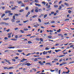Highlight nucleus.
Returning <instances> with one entry per match:
<instances>
[{"label": "nucleus", "mask_w": 74, "mask_h": 74, "mask_svg": "<svg viewBox=\"0 0 74 74\" xmlns=\"http://www.w3.org/2000/svg\"><path fill=\"white\" fill-rule=\"evenodd\" d=\"M14 67H10L9 68H8L7 67H4V69H8V70H9L10 69H13Z\"/></svg>", "instance_id": "1"}, {"label": "nucleus", "mask_w": 74, "mask_h": 74, "mask_svg": "<svg viewBox=\"0 0 74 74\" xmlns=\"http://www.w3.org/2000/svg\"><path fill=\"white\" fill-rule=\"evenodd\" d=\"M35 53H36V52H34V53H29L27 55H26V56H29V55H33V54H35Z\"/></svg>", "instance_id": "2"}, {"label": "nucleus", "mask_w": 74, "mask_h": 74, "mask_svg": "<svg viewBox=\"0 0 74 74\" xmlns=\"http://www.w3.org/2000/svg\"><path fill=\"white\" fill-rule=\"evenodd\" d=\"M36 9H35V11L36 12H38V7H36Z\"/></svg>", "instance_id": "3"}, {"label": "nucleus", "mask_w": 74, "mask_h": 74, "mask_svg": "<svg viewBox=\"0 0 74 74\" xmlns=\"http://www.w3.org/2000/svg\"><path fill=\"white\" fill-rule=\"evenodd\" d=\"M47 53H48V52L47 51H46V52H45V51L43 52V54L44 55H47Z\"/></svg>", "instance_id": "4"}, {"label": "nucleus", "mask_w": 74, "mask_h": 74, "mask_svg": "<svg viewBox=\"0 0 74 74\" xmlns=\"http://www.w3.org/2000/svg\"><path fill=\"white\" fill-rule=\"evenodd\" d=\"M10 12H11V11L10 10H7L5 12V14H7V13H8L9 14V13H10Z\"/></svg>", "instance_id": "5"}, {"label": "nucleus", "mask_w": 74, "mask_h": 74, "mask_svg": "<svg viewBox=\"0 0 74 74\" xmlns=\"http://www.w3.org/2000/svg\"><path fill=\"white\" fill-rule=\"evenodd\" d=\"M25 60H27V59H23L22 60H21L20 61V62H24Z\"/></svg>", "instance_id": "6"}, {"label": "nucleus", "mask_w": 74, "mask_h": 74, "mask_svg": "<svg viewBox=\"0 0 74 74\" xmlns=\"http://www.w3.org/2000/svg\"><path fill=\"white\" fill-rule=\"evenodd\" d=\"M26 65H27V66H31L32 65V64L29 63H27L25 64V66H26Z\"/></svg>", "instance_id": "7"}, {"label": "nucleus", "mask_w": 74, "mask_h": 74, "mask_svg": "<svg viewBox=\"0 0 74 74\" xmlns=\"http://www.w3.org/2000/svg\"><path fill=\"white\" fill-rule=\"evenodd\" d=\"M10 18H9L7 17L6 18H4L3 19V20H4V21H7V20H8Z\"/></svg>", "instance_id": "8"}, {"label": "nucleus", "mask_w": 74, "mask_h": 74, "mask_svg": "<svg viewBox=\"0 0 74 74\" xmlns=\"http://www.w3.org/2000/svg\"><path fill=\"white\" fill-rule=\"evenodd\" d=\"M30 14V12H28L26 16V17H28V16H29V15Z\"/></svg>", "instance_id": "9"}, {"label": "nucleus", "mask_w": 74, "mask_h": 74, "mask_svg": "<svg viewBox=\"0 0 74 74\" xmlns=\"http://www.w3.org/2000/svg\"><path fill=\"white\" fill-rule=\"evenodd\" d=\"M35 5H37V6H38V7H41V5L40 4H38L37 3H35Z\"/></svg>", "instance_id": "10"}, {"label": "nucleus", "mask_w": 74, "mask_h": 74, "mask_svg": "<svg viewBox=\"0 0 74 74\" xmlns=\"http://www.w3.org/2000/svg\"><path fill=\"white\" fill-rule=\"evenodd\" d=\"M61 51V50L59 49V50H55V51L56 52H60V51Z\"/></svg>", "instance_id": "11"}, {"label": "nucleus", "mask_w": 74, "mask_h": 74, "mask_svg": "<svg viewBox=\"0 0 74 74\" xmlns=\"http://www.w3.org/2000/svg\"><path fill=\"white\" fill-rule=\"evenodd\" d=\"M17 2L18 4H21L22 2V1H17Z\"/></svg>", "instance_id": "12"}, {"label": "nucleus", "mask_w": 74, "mask_h": 74, "mask_svg": "<svg viewBox=\"0 0 74 74\" xmlns=\"http://www.w3.org/2000/svg\"><path fill=\"white\" fill-rule=\"evenodd\" d=\"M5 62L8 63V64H11L10 62V61H9L8 60H6L5 61Z\"/></svg>", "instance_id": "13"}, {"label": "nucleus", "mask_w": 74, "mask_h": 74, "mask_svg": "<svg viewBox=\"0 0 74 74\" xmlns=\"http://www.w3.org/2000/svg\"><path fill=\"white\" fill-rule=\"evenodd\" d=\"M55 71H56L57 73H58V69L57 68H56L55 69Z\"/></svg>", "instance_id": "14"}, {"label": "nucleus", "mask_w": 74, "mask_h": 74, "mask_svg": "<svg viewBox=\"0 0 74 74\" xmlns=\"http://www.w3.org/2000/svg\"><path fill=\"white\" fill-rule=\"evenodd\" d=\"M24 0V3H27L29 1V0Z\"/></svg>", "instance_id": "15"}, {"label": "nucleus", "mask_w": 74, "mask_h": 74, "mask_svg": "<svg viewBox=\"0 0 74 74\" xmlns=\"http://www.w3.org/2000/svg\"><path fill=\"white\" fill-rule=\"evenodd\" d=\"M42 4H44V5H45V4H46V3L45 2V1H42Z\"/></svg>", "instance_id": "16"}, {"label": "nucleus", "mask_w": 74, "mask_h": 74, "mask_svg": "<svg viewBox=\"0 0 74 74\" xmlns=\"http://www.w3.org/2000/svg\"><path fill=\"white\" fill-rule=\"evenodd\" d=\"M48 37L49 38H50V39H51L52 38V36L51 35H49L48 36Z\"/></svg>", "instance_id": "17"}, {"label": "nucleus", "mask_w": 74, "mask_h": 74, "mask_svg": "<svg viewBox=\"0 0 74 74\" xmlns=\"http://www.w3.org/2000/svg\"><path fill=\"white\" fill-rule=\"evenodd\" d=\"M8 48H9V49H11V48H15V47H8Z\"/></svg>", "instance_id": "18"}, {"label": "nucleus", "mask_w": 74, "mask_h": 74, "mask_svg": "<svg viewBox=\"0 0 74 74\" xmlns=\"http://www.w3.org/2000/svg\"><path fill=\"white\" fill-rule=\"evenodd\" d=\"M64 4H65V5H66V6H69V4H68V3H64Z\"/></svg>", "instance_id": "19"}, {"label": "nucleus", "mask_w": 74, "mask_h": 74, "mask_svg": "<svg viewBox=\"0 0 74 74\" xmlns=\"http://www.w3.org/2000/svg\"><path fill=\"white\" fill-rule=\"evenodd\" d=\"M32 17L33 18H36V17H37V15H34L32 16Z\"/></svg>", "instance_id": "20"}, {"label": "nucleus", "mask_w": 74, "mask_h": 74, "mask_svg": "<svg viewBox=\"0 0 74 74\" xmlns=\"http://www.w3.org/2000/svg\"><path fill=\"white\" fill-rule=\"evenodd\" d=\"M40 40L41 41H42V42H43L44 41V40H43V39L42 38H40Z\"/></svg>", "instance_id": "21"}, {"label": "nucleus", "mask_w": 74, "mask_h": 74, "mask_svg": "<svg viewBox=\"0 0 74 74\" xmlns=\"http://www.w3.org/2000/svg\"><path fill=\"white\" fill-rule=\"evenodd\" d=\"M31 70H34V72L36 71V69H35V68H32L31 69Z\"/></svg>", "instance_id": "22"}, {"label": "nucleus", "mask_w": 74, "mask_h": 74, "mask_svg": "<svg viewBox=\"0 0 74 74\" xmlns=\"http://www.w3.org/2000/svg\"><path fill=\"white\" fill-rule=\"evenodd\" d=\"M16 16H18V15H21V14H14Z\"/></svg>", "instance_id": "23"}, {"label": "nucleus", "mask_w": 74, "mask_h": 74, "mask_svg": "<svg viewBox=\"0 0 74 74\" xmlns=\"http://www.w3.org/2000/svg\"><path fill=\"white\" fill-rule=\"evenodd\" d=\"M28 20H26L25 21H23V22H24V23H26L27 22H28Z\"/></svg>", "instance_id": "24"}, {"label": "nucleus", "mask_w": 74, "mask_h": 74, "mask_svg": "<svg viewBox=\"0 0 74 74\" xmlns=\"http://www.w3.org/2000/svg\"><path fill=\"white\" fill-rule=\"evenodd\" d=\"M63 56H65V55H62L59 56L58 57H59V58H62V57H63Z\"/></svg>", "instance_id": "25"}, {"label": "nucleus", "mask_w": 74, "mask_h": 74, "mask_svg": "<svg viewBox=\"0 0 74 74\" xmlns=\"http://www.w3.org/2000/svg\"><path fill=\"white\" fill-rule=\"evenodd\" d=\"M36 41H39L40 40V39L39 38H36Z\"/></svg>", "instance_id": "26"}, {"label": "nucleus", "mask_w": 74, "mask_h": 74, "mask_svg": "<svg viewBox=\"0 0 74 74\" xmlns=\"http://www.w3.org/2000/svg\"><path fill=\"white\" fill-rule=\"evenodd\" d=\"M60 31H61V29H59V30L57 31V32H58V33H60Z\"/></svg>", "instance_id": "27"}, {"label": "nucleus", "mask_w": 74, "mask_h": 74, "mask_svg": "<svg viewBox=\"0 0 74 74\" xmlns=\"http://www.w3.org/2000/svg\"><path fill=\"white\" fill-rule=\"evenodd\" d=\"M69 72H70V70H68V71L65 72V73H66H66L69 74Z\"/></svg>", "instance_id": "28"}, {"label": "nucleus", "mask_w": 74, "mask_h": 74, "mask_svg": "<svg viewBox=\"0 0 74 74\" xmlns=\"http://www.w3.org/2000/svg\"><path fill=\"white\" fill-rule=\"evenodd\" d=\"M47 16V14H46L44 15V18H45Z\"/></svg>", "instance_id": "29"}, {"label": "nucleus", "mask_w": 74, "mask_h": 74, "mask_svg": "<svg viewBox=\"0 0 74 74\" xmlns=\"http://www.w3.org/2000/svg\"><path fill=\"white\" fill-rule=\"evenodd\" d=\"M11 21L12 22H15V19H11Z\"/></svg>", "instance_id": "30"}, {"label": "nucleus", "mask_w": 74, "mask_h": 74, "mask_svg": "<svg viewBox=\"0 0 74 74\" xmlns=\"http://www.w3.org/2000/svg\"><path fill=\"white\" fill-rule=\"evenodd\" d=\"M49 22H46V23H44V24H45V25H48L49 24Z\"/></svg>", "instance_id": "31"}, {"label": "nucleus", "mask_w": 74, "mask_h": 74, "mask_svg": "<svg viewBox=\"0 0 74 74\" xmlns=\"http://www.w3.org/2000/svg\"><path fill=\"white\" fill-rule=\"evenodd\" d=\"M23 11H24V10L23 9H21L19 10V12H23Z\"/></svg>", "instance_id": "32"}, {"label": "nucleus", "mask_w": 74, "mask_h": 74, "mask_svg": "<svg viewBox=\"0 0 74 74\" xmlns=\"http://www.w3.org/2000/svg\"><path fill=\"white\" fill-rule=\"evenodd\" d=\"M28 44H32V42L30 41H28Z\"/></svg>", "instance_id": "33"}, {"label": "nucleus", "mask_w": 74, "mask_h": 74, "mask_svg": "<svg viewBox=\"0 0 74 74\" xmlns=\"http://www.w3.org/2000/svg\"><path fill=\"white\" fill-rule=\"evenodd\" d=\"M5 15V14H3L1 16V18H3L4 17V16Z\"/></svg>", "instance_id": "34"}, {"label": "nucleus", "mask_w": 74, "mask_h": 74, "mask_svg": "<svg viewBox=\"0 0 74 74\" xmlns=\"http://www.w3.org/2000/svg\"><path fill=\"white\" fill-rule=\"evenodd\" d=\"M49 48H48L47 47L45 48V50H49Z\"/></svg>", "instance_id": "35"}, {"label": "nucleus", "mask_w": 74, "mask_h": 74, "mask_svg": "<svg viewBox=\"0 0 74 74\" xmlns=\"http://www.w3.org/2000/svg\"><path fill=\"white\" fill-rule=\"evenodd\" d=\"M51 64V63L50 62H47L46 63V64L47 65H49V64Z\"/></svg>", "instance_id": "36"}, {"label": "nucleus", "mask_w": 74, "mask_h": 74, "mask_svg": "<svg viewBox=\"0 0 74 74\" xmlns=\"http://www.w3.org/2000/svg\"><path fill=\"white\" fill-rule=\"evenodd\" d=\"M22 4L23 5H21V7H25V5L23 3H22Z\"/></svg>", "instance_id": "37"}, {"label": "nucleus", "mask_w": 74, "mask_h": 74, "mask_svg": "<svg viewBox=\"0 0 74 74\" xmlns=\"http://www.w3.org/2000/svg\"><path fill=\"white\" fill-rule=\"evenodd\" d=\"M9 14H10L8 15L9 16H10V15H12V13H11V12L9 13Z\"/></svg>", "instance_id": "38"}, {"label": "nucleus", "mask_w": 74, "mask_h": 74, "mask_svg": "<svg viewBox=\"0 0 74 74\" xmlns=\"http://www.w3.org/2000/svg\"><path fill=\"white\" fill-rule=\"evenodd\" d=\"M16 8H15V7H14L12 8V10H15V9H16Z\"/></svg>", "instance_id": "39"}, {"label": "nucleus", "mask_w": 74, "mask_h": 74, "mask_svg": "<svg viewBox=\"0 0 74 74\" xmlns=\"http://www.w3.org/2000/svg\"><path fill=\"white\" fill-rule=\"evenodd\" d=\"M24 30L25 31H26L27 30H28V29L27 28H24Z\"/></svg>", "instance_id": "40"}, {"label": "nucleus", "mask_w": 74, "mask_h": 74, "mask_svg": "<svg viewBox=\"0 0 74 74\" xmlns=\"http://www.w3.org/2000/svg\"><path fill=\"white\" fill-rule=\"evenodd\" d=\"M61 37L62 38L61 39H60V40H63V39H64V38H63V36L62 35Z\"/></svg>", "instance_id": "41"}, {"label": "nucleus", "mask_w": 74, "mask_h": 74, "mask_svg": "<svg viewBox=\"0 0 74 74\" xmlns=\"http://www.w3.org/2000/svg\"><path fill=\"white\" fill-rule=\"evenodd\" d=\"M68 13H69V14H70V13H71V11L70 10H69L68 11Z\"/></svg>", "instance_id": "42"}, {"label": "nucleus", "mask_w": 74, "mask_h": 74, "mask_svg": "<svg viewBox=\"0 0 74 74\" xmlns=\"http://www.w3.org/2000/svg\"><path fill=\"white\" fill-rule=\"evenodd\" d=\"M18 52H22V51L21 50H18Z\"/></svg>", "instance_id": "43"}, {"label": "nucleus", "mask_w": 74, "mask_h": 74, "mask_svg": "<svg viewBox=\"0 0 74 74\" xmlns=\"http://www.w3.org/2000/svg\"><path fill=\"white\" fill-rule=\"evenodd\" d=\"M38 20L40 22H41V19L40 18H39L38 19Z\"/></svg>", "instance_id": "44"}, {"label": "nucleus", "mask_w": 74, "mask_h": 74, "mask_svg": "<svg viewBox=\"0 0 74 74\" xmlns=\"http://www.w3.org/2000/svg\"><path fill=\"white\" fill-rule=\"evenodd\" d=\"M25 10H29V7H26L25 8Z\"/></svg>", "instance_id": "45"}, {"label": "nucleus", "mask_w": 74, "mask_h": 74, "mask_svg": "<svg viewBox=\"0 0 74 74\" xmlns=\"http://www.w3.org/2000/svg\"><path fill=\"white\" fill-rule=\"evenodd\" d=\"M70 19L69 18L66 19L64 20L65 21H69Z\"/></svg>", "instance_id": "46"}, {"label": "nucleus", "mask_w": 74, "mask_h": 74, "mask_svg": "<svg viewBox=\"0 0 74 74\" xmlns=\"http://www.w3.org/2000/svg\"><path fill=\"white\" fill-rule=\"evenodd\" d=\"M5 25H9V23H5V24H4Z\"/></svg>", "instance_id": "47"}, {"label": "nucleus", "mask_w": 74, "mask_h": 74, "mask_svg": "<svg viewBox=\"0 0 74 74\" xmlns=\"http://www.w3.org/2000/svg\"><path fill=\"white\" fill-rule=\"evenodd\" d=\"M34 61L35 62H36V61H37V58H35L34 59Z\"/></svg>", "instance_id": "48"}, {"label": "nucleus", "mask_w": 74, "mask_h": 74, "mask_svg": "<svg viewBox=\"0 0 74 74\" xmlns=\"http://www.w3.org/2000/svg\"><path fill=\"white\" fill-rule=\"evenodd\" d=\"M54 7H55V8H57L58 7V5H54Z\"/></svg>", "instance_id": "49"}, {"label": "nucleus", "mask_w": 74, "mask_h": 74, "mask_svg": "<svg viewBox=\"0 0 74 74\" xmlns=\"http://www.w3.org/2000/svg\"><path fill=\"white\" fill-rule=\"evenodd\" d=\"M13 18L14 19H15V16L14 15L13 16Z\"/></svg>", "instance_id": "50"}, {"label": "nucleus", "mask_w": 74, "mask_h": 74, "mask_svg": "<svg viewBox=\"0 0 74 74\" xmlns=\"http://www.w3.org/2000/svg\"><path fill=\"white\" fill-rule=\"evenodd\" d=\"M61 9H62V6H59V8H58V10H61Z\"/></svg>", "instance_id": "51"}, {"label": "nucleus", "mask_w": 74, "mask_h": 74, "mask_svg": "<svg viewBox=\"0 0 74 74\" xmlns=\"http://www.w3.org/2000/svg\"><path fill=\"white\" fill-rule=\"evenodd\" d=\"M38 10L39 12H41L42 11V9H39Z\"/></svg>", "instance_id": "52"}, {"label": "nucleus", "mask_w": 74, "mask_h": 74, "mask_svg": "<svg viewBox=\"0 0 74 74\" xmlns=\"http://www.w3.org/2000/svg\"><path fill=\"white\" fill-rule=\"evenodd\" d=\"M62 64V65L63 64H67V62H63Z\"/></svg>", "instance_id": "53"}, {"label": "nucleus", "mask_w": 74, "mask_h": 74, "mask_svg": "<svg viewBox=\"0 0 74 74\" xmlns=\"http://www.w3.org/2000/svg\"><path fill=\"white\" fill-rule=\"evenodd\" d=\"M55 70H52L51 69L50 71H51V72H53V71H55Z\"/></svg>", "instance_id": "54"}, {"label": "nucleus", "mask_w": 74, "mask_h": 74, "mask_svg": "<svg viewBox=\"0 0 74 74\" xmlns=\"http://www.w3.org/2000/svg\"><path fill=\"white\" fill-rule=\"evenodd\" d=\"M12 61H13V62H15L16 61V60H15V59H12Z\"/></svg>", "instance_id": "55"}, {"label": "nucleus", "mask_w": 74, "mask_h": 74, "mask_svg": "<svg viewBox=\"0 0 74 74\" xmlns=\"http://www.w3.org/2000/svg\"><path fill=\"white\" fill-rule=\"evenodd\" d=\"M20 31L22 33H24V31H23L22 30H21Z\"/></svg>", "instance_id": "56"}, {"label": "nucleus", "mask_w": 74, "mask_h": 74, "mask_svg": "<svg viewBox=\"0 0 74 74\" xmlns=\"http://www.w3.org/2000/svg\"><path fill=\"white\" fill-rule=\"evenodd\" d=\"M55 23V21H52L51 22V23Z\"/></svg>", "instance_id": "57"}, {"label": "nucleus", "mask_w": 74, "mask_h": 74, "mask_svg": "<svg viewBox=\"0 0 74 74\" xmlns=\"http://www.w3.org/2000/svg\"><path fill=\"white\" fill-rule=\"evenodd\" d=\"M42 59V58L41 57H38L37 58L38 59H40V60H41V59Z\"/></svg>", "instance_id": "58"}, {"label": "nucleus", "mask_w": 74, "mask_h": 74, "mask_svg": "<svg viewBox=\"0 0 74 74\" xmlns=\"http://www.w3.org/2000/svg\"><path fill=\"white\" fill-rule=\"evenodd\" d=\"M61 71V70H59V71H58V74H60V72Z\"/></svg>", "instance_id": "59"}, {"label": "nucleus", "mask_w": 74, "mask_h": 74, "mask_svg": "<svg viewBox=\"0 0 74 74\" xmlns=\"http://www.w3.org/2000/svg\"><path fill=\"white\" fill-rule=\"evenodd\" d=\"M35 2L36 3H38V1L37 0H35Z\"/></svg>", "instance_id": "60"}, {"label": "nucleus", "mask_w": 74, "mask_h": 74, "mask_svg": "<svg viewBox=\"0 0 74 74\" xmlns=\"http://www.w3.org/2000/svg\"><path fill=\"white\" fill-rule=\"evenodd\" d=\"M15 37L16 38H18V35H16Z\"/></svg>", "instance_id": "61"}, {"label": "nucleus", "mask_w": 74, "mask_h": 74, "mask_svg": "<svg viewBox=\"0 0 74 74\" xmlns=\"http://www.w3.org/2000/svg\"><path fill=\"white\" fill-rule=\"evenodd\" d=\"M4 39V40H8V38H7V37H5Z\"/></svg>", "instance_id": "62"}, {"label": "nucleus", "mask_w": 74, "mask_h": 74, "mask_svg": "<svg viewBox=\"0 0 74 74\" xmlns=\"http://www.w3.org/2000/svg\"><path fill=\"white\" fill-rule=\"evenodd\" d=\"M19 22H20V21H16V23H19Z\"/></svg>", "instance_id": "63"}, {"label": "nucleus", "mask_w": 74, "mask_h": 74, "mask_svg": "<svg viewBox=\"0 0 74 74\" xmlns=\"http://www.w3.org/2000/svg\"><path fill=\"white\" fill-rule=\"evenodd\" d=\"M31 12H34V9H32V10H31Z\"/></svg>", "instance_id": "64"}]
</instances>
